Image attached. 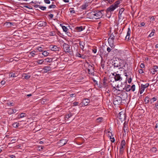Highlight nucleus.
<instances>
[{"label":"nucleus","mask_w":158,"mask_h":158,"mask_svg":"<svg viewBox=\"0 0 158 158\" xmlns=\"http://www.w3.org/2000/svg\"><path fill=\"white\" fill-rule=\"evenodd\" d=\"M104 48H103V47H100L99 48V55L100 56H101L102 54L104 53Z\"/></svg>","instance_id":"nucleus-17"},{"label":"nucleus","mask_w":158,"mask_h":158,"mask_svg":"<svg viewBox=\"0 0 158 158\" xmlns=\"http://www.w3.org/2000/svg\"><path fill=\"white\" fill-rule=\"evenodd\" d=\"M126 143L124 139L122 140L121 141V147H124V146L125 145Z\"/></svg>","instance_id":"nucleus-31"},{"label":"nucleus","mask_w":158,"mask_h":158,"mask_svg":"<svg viewBox=\"0 0 158 158\" xmlns=\"http://www.w3.org/2000/svg\"><path fill=\"white\" fill-rule=\"evenodd\" d=\"M44 62V60H38L37 62L39 64H41L43 63V62Z\"/></svg>","instance_id":"nucleus-43"},{"label":"nucleus","mask_w":158,"mask_h":158,"mask_svg":"<svg viewBox=\"0 0 158 158\" xmlns=\"http://www.w3.org/2000/svg\"><path fill=\"white\" fill-rule=\"evenodd\" d=\"M149 100L150 99L149 97L148 96L146 97L144 99V101L145 102V104H147L149 102Z\"/></svg>","instance_id":"nucleus-28"},{"label":"nucleus","mask_w":158,"mask_h":158,"mask_svg":"<svg viewBox=\"0 0 158 158\" xmlns=\"http://www.w3.org/2000/svg\"><path fill=\"white\" fill-rule=\"evenodd\" d=\"M92 51L94 53H96L97 52V49H96V47H95V48H94L92 49Z\"/></svg>","instance_id":"nucleus-59"},{"label":"nucleus","mask_w":158,"mask_h":158,"mask_svg":"<svg viewBox=\"0 0 158 158\" xmlns=\"http://www.w3.org/2000/svg\"><path fill=\"white\" fill-rule=\"evenodd\" d=\"M88 69H90L91 70H94V68L93 67V66L92 65L90 64H89L88 66Z\"/></svg>","instance_id":"nucleus-55"},{"label":"nucleus","mask_w":158,"mask_h":158,"mask_svg":"<svg viewBox=\"0 0 158 158\" xmlns=\"http://www.w3.org/2000/svg\"><path fill=\"white\" fill-rule=\"evenodd\" d=\"M108 135L109 137H110L111 136H113V135H112V132H110V131H108Z\"/></svg>","instance_id":"nucleus-61"},{"label":"nucleus","mask_w":158,"mask_h":158,"mask_svg":"<svg viewBox=\"0 0 158 158\" xmlns=\"http://www.w3.org/2000/svg\"><path fill=\"white\" fill-rule=\"evenodd\" d=\"M12 126L14 127H17L19 126V123H15L12 124Z\"/></svg>","instance_id":"nucleus-36"},{"label":"nucleus","mask_w":158,"mask_h":158,"mask_svg":"<svg viewBox=\"0 0 158 158\" xmlns=\"http://www.w3.org/2000/svg\"><path fill=\"white\" fill-rule=\"evenodd\" d=\"M13 24L11 22H6L5 23V25H6L7 27H10L13 25Z\"/></svg>","instance_id":"nucleus-27"},{"label":"nucleus","mask_w":158,"mask_h":158,"mask_svg":"<svg viewBox=\"0 0 158 158\" xmlns=\"http://www.w3.org/2000/svg\"><path fill=\"white\" fill-rule=\"evenodd\" d=\"M113 103L114 106L120 105L122 102V98L120 96L116 95L113 98Z\"/></svg>","instance_id":"nucleus-4"},{"label":"nucleus","mask_w":158,"mask_h":158,"mask_svg":"<svg viewBox=\"0 0 158 158\" xmlns=\"http://www.w3.org/2000/svg\"><path fill=\"white\" fill-rule=\"evenodd\" d=\"M131 32L130 29L129 28H128V31L127 32V36H130Z\"/></svg>","instance_id":"nucleus-46"},{"label":"nucleus","mask_w":158,"mask_h":158,"mask_svg":"<svg viewBox=\"0 0 158 158\" xmlns=\"http://www.w3.org/2000/svg\"><path fill=\"white\" fill-rule=\"evenodd\" d=\"M88 2H86L84 4L81 5L80 7L81 9L82 10L86 9L87 7L88 6Z\"/></svg>","instance_id":"nucleus-20"},{"label":"nucleus","mask_w":158,"mask_h":158,"mask_svg":"<svg viewBox=\"0 0 158 158\" xmlns=\"http://www.w3.org/2000/svg\"><path fill=\"white\" fill-rule=\"evenodd\" d=\"M103 120V118L102 117L101 118H97L96 119V120L98 122H102Z\"/></svg>","instance_id":"nucleus-41"},{"label":"nucleus","mask_w":158,"mask_h":158,"mask_svg":"<svg viewBox=\"0 0 158 158\" xmlns=\"http://www.w3.org/2000/svg\"><path fill=\"white\" fill-rule=\"evenodd\" d=\"M69 52V55L71 56H72L73 55V51L72 50L71 51V49L70 50L69 52Z\"/></svg>","instance_id":"nucleus-58"},{"label":"nucleus","mask_w":158,"mask_h":158,"mask_svg":"<svg viewBox=\"0 0 158 158\" xmlns=\"http://www.w3.org/2000/svg\"><path fill=\"white\" fill-rule=\"evenodd\" d=\"M120 60L121 62L116 60H114V62H112L113 63V65H114V67H120V68H119V69L120 68H123L124 67H125V65L128 66V64H127L126 62H124L123 61V60L121 59H120Z\"/></svg>","instance_id":"nucleus-2"},{"label":"nucleus","mask_w":158,"mask_h":158,"mask_svg":"<svg viewBox=\"0 0 158 158\" xmlns=\"http://www.w3.org/2000/svg\"><path fill=\"white\" fill-rule=\"evenodd\" d=\"M16 111V109H13L11 108H9L8 110V113L9 114H11L13 113H15Z\"/></svg>","instance_id":"nucleus-15"},{"label":"nucleus","mask_w":158,"mask_h":158,"mask_svg":"<svg viewBox=\"0 0 158 158\" xmlns=\"http://www.w3.org/2000/svg\"><path fill=\"white\" fill-rule=\"evenodd\" d=\"M86 26L85 25L81 26L79 27H76L75 28L76 31L77 32H81L85 29Z\"/></svg>","instance_id":"nucleus-10"},{"label":"nucleus","mask_w":158,"mask_h":158,"mask_svg":"<svg viewBox=\"0 0 158 158\" xmlns=\"http://www.w3.org/2000/svg\"><path fill=\"white\" fill-rule=\"evenodd\" d=\"M89 102V100L88 99H84L83 100L82 102L80 103L79 106H87Z\"/></svg>","instance_id":"nucleus-7"},{"label":"nucleus","mask_w":158,"mask_h":158,"mask_svg":"<svg viewBox=\"0 0 158 158\" xmlns=\"http://www.w3.org/2000/svg\"><path fill=\"white\" fill-rule=\"evenodd\" d=\"M49 54V53L47 51H44L42 53V54H43V55L45 56H48Z\"/></svg>","instance_id":"nucleus-35"},{"label":"nucleus","mask_w":158,"mask_h":158,"mask_svg":"<svg viewBox=\"0 0 158 158\" xmlns=\"http://www.w3.org/2000/svg\"><path fill=\"white\" fill-rule=\"evenodd\" d=\"M44 147L43 146H41L38 147V150L39 151H41L44 148Z\"/></svg>","instance_id":"nucleus-52"},{"label":"nucleus","mask_w":158,"mask_h":158,"mask_svg":"<svg viewBox=\"0 0 158 158\" xmlns=\"http://www.w3.org/2000/svg\"><path fill=\"white\" fill-rule=\"evenodd\" d=\"M56 7V6L55 5L52 4V5H50L48 6V8L50 9L51 8H54Z\"/></svg>","instance_id":"nucleus-48"},{"label":"nucleus","mask_w":158,"mask_h":158,"mask_svg":"<svg viewBox=\"0 0 158 158\" xmlns=\"http://www.w3.org/2000/svg\"><path fill=\"white\" fill-rule=\"evenodd\" d=\"M104 11L103 10H97L95 11H91L87 14L88 18L92 19H97L102 17L103 13L102 12Z\"/></svg>","instance_id":"nucleus-1"},{"label":"nucleus","mask_w":158,"mask_h":158,"mask_svg":"<svg viewBox=\"0 0 158 158\" xmlns=\"http://www.w3.org/2000/svg\"><path fill=\"white\" fill-rule=\"evenodd\" d=\"M126 114L123 112H119L118 115V117L120 119L121 121H123L125 119Z\"/></svg>","instance_id":"nucleus-5"},{"label":"nucleus","mask_w":158,"mask_h":158,"mask_svg":"<svg viewBox=\"0 0 158 158\" xmlns=\"http://www.w3.org/2000/svg\"><path fill=\"white\" fill-rule=\"evenodd\" d=\"M114 40H110V38H109L108 39V42L109 44V46H110L111 48L113 49L115 46L114 44Z\"/></svg>","instance_id":"nucleus-13"},{"label":"nucleus","mask_w":158,"mask_h":158,"mask_svg":"<svg viewBox=\"0 0 158 158\" xmlns=\"http://www.w3.org/2000/svg\"><path fill=\"white\" fill-rule=\"evenodd\" d=\"M23 77H24V78L26 79H28L30 77V76L29 75L26 73H24L23 74Z\"/></svg>","instance_id":"nucleus-26"},{"label":"nucleus","mask_w":158,"mask_h":158,"mask_svg":"<svg viewBox=\"0 0 158 158\" xmlns=\"http://www.w3.org/2000/svg\"><path fill=\"white\" fill-rule=\"evenodd\" d=\"M102 87L106 88L108 86V83L106 81H102Z\"/></svg>","instance_id":"nucleus-30"},{"label":"nucleus","mask_w":158,"mask_h":158,"mask_svg":"<svg viewBox=\"0 0 158 158\" xmlns=\"http://www.w3.org/2000/svg\"><path fill=\"white\" fill-rule=\"evenodd\" d=\"M35 51H31V52H30V54H31V56H34L35 55Z\"/></svg>","instance_id":"nucleus-56"},{"label":"nucleus","mask_w":158,"mask_h":158,"mask_svg":"<svg viewBox=\"0 0 158 158\" xmlns=\"http://www.w3.org/2000/svg\"><path fill=\"white\" fill-rule=\"evenodd\" d=\"M9 76L10 77H16L17 76L15 73H10Z\"/></svg>","instance_id":"nucleus-40"},{"label":"nucleus","mask_w":158,"mask_h":158,"mask_svg":"<svg viewBox=\"0 0 158 158\" xmlns=\"http://www.w3.org/2000/svg\"><path fill=\"white\" fill-rule=\"evenodd\" d=\"M123 130H124V131L125 133L127 132V128L125 126V123L124 124Z\"/></svg>","instance_id":"nucleus-57"},{"label":"nucleus","mask_w":158,"mask_h":158,"mask_svg":"<svg viewBox=\"0 0 158 158\" xmlns=\"http://www.w3.org/2000/svg\"><path fill=\"white\" fill-rule=\"evenodd\" d=\"M114 78L115 81L121 80L122 79V78L120 77V75L117 73H116Z\"/></svg>","instance_id":"nucleus-12"},{"label":"nucleus","mask_w":158,"mask_h":158,"mask_svg":"<svg viewBox=\"0 0 158 158\" xmlns=\"http://www.w3.org/2000/svg\"><path fill=\"white\" fill-rule=\"evenodd\" d=\"M22 32L19 30H17L15 31L13 34L14 35L17 36L18 37H20L21 36Z\"/></svg>","instance_id":"nucleus-14"},{"label":"nucleus","mask_w":158,"mask_h":158,"mask_svg":"<svg viewBox=\"0 0 158 158\" xmlns=\"http://www.w3.org/2000/svg\"><path fill=\"white\" fill-rule=\"evenodd\" d=\"M115 37V36L112 33L110 35V40H114V37Z\"/></svg>","instance_id":"nucleus-33"},{"label":"nucleus","mask_w":158,"mask_h":158,"mask_svg":"<svg viewBox=\"0 0 158 158\" xmlns=\"http://www.w3.org/2000/svg\"><path fill=\"white\" fill-rule=\"evenodd\" d=\"M88 71L89 74H93V73H94V70H91L90 69H88Z\"/></svg>","instance_id":"nucleus-45"},{"label":"nucleus","mask_w":158,"mask_h":158,"mask_svg":"<svg viewBox=\"0 0 158 158\" xmlns=\"http://www.w3.org/2000/svg\"><path fill=\"white\" fill-rule=\"evenodd\" d=\"M62 28L63 29V30L64 31L66 34H67V35L69 36V34L68 32H67V31L68 30V28H67L65 26H62Z\"/></svg>","instance_id":"nucleus-24"},{"label":"nucleus","mask_w":158,"mask_h":158,"mask_svg":"<svg viewBox=\"0 0 158 158\" xmlns=\"http://www.w3.org/2000/svg\"><path fill=\"white\" fill-rule=\"evenodd\" d=\"M37 6L40 9L43 10H45L46 9V7L44 6H41L37 5Z\"/></svg>","instance_id":"nucleus-32"},{"label":"nucleus","mask_w":158,"mask_h":158,"mask_svg":"<svg viewBox=\"0 0 158 158\" xmlns=\"http://www.w3.org/2000/svg\"><path fill=\"white\" fill-rule=\"evenodd\" d=\"M154 108L155 110H156V109L158 110V103H156Z\"/></svg>","instance_id":"nucleus-63"},{"label":"nucleus","mask_w":158,"mask_h":158,"mask_svg":"<svg viewBox=\"0 0 158 158\" xmlns=\"http://www.w3.org/2000/svg\"><path fill=\"white\" fill-rule=\"evenodd\" d=\"M78 57L82 59H85L86 57V56L83 55H81L79 53H78Z\"/></svg>","instance_id":"nucleus-39"},{"label":"nucleus","mask_w":158,"mask_h":158,"mask_svg":"<svg viewBox=\"0 0 158 158\" xmlns=\"http://www.w3.org/2000/svg\"><path fill=\"white\" fill-rule=\"evenodd\" d=\"M145 25V23L144 22H141L140 23V25H139V26L140 27H142V26H144Z\"/></svg>","instance_id":"nucleus-60"},{"label":"nucleus","mask_w":158,"mask_h":158,"mask_svg":"<svg viewBox=\"0 0 158 158\" xmlns=\"http://www.w3.org/2000/svg\"><path fill=\"white\" fill-rule=\"evenodd\" d=\"M124 10L125 9L123 8H122L120 9L118 14H122L123 11H124Z\"/></svg>","instance_id":"nucleus-44"},{"label":"nucleus","mask_w":158,"mask_h":158,"mask_svg":"<svg viewBox=\"0 0 158 158\" xmlns=\"http://www.w3.org/2000/svg\"><path fill=\"white\" fill-rule=\"evenodd\" d=\"M120 3L119 0L116 1L113 5H111L107 8V10L108 11H113L116 8L118 7Z\"/></svg>","instance_id":"nucleus-3"},{"label":"nucleus","mask_w":158,"mask_h":158,"mask_svg":"<svg viewBox=\"0 0 158 158\" xmlns=\"http://www.w3.org/2000/svg\"><path fill=\"white\" fill-rule=\"evenodd\" d=\"M151 150L152 151L155 152L157 150L156 148L155 147H152Z\"/></svg>","instance_id":"nucleus-53"},{"label":"nucleus","mask_w":158,"mask_h":158,"mask_svg":"<svg viewBox=\"0 0 158 158\" xmlns=\"http://www.w3.org/2000/svg\"><path fill=\"white\" fill-rule=\"evenodd\" d=\"M153 70H154V71H156V72L157 71H158V67L157 66H155L154 67Z\"/></svg>","instance_id":"nucleus-54"},{"label":"nucleus","mask_w":158,"mask_h":158,"mask_svg":"<svg viewBox=\"0 0 158 158\" xmlns=\"http://www.w3.org/2000/svg\"><path fill=\"white\" fill-rule=\"evenodd\" d=\"M60 143H62L63 145H64L66 144V141L64 139H61L60 140Z\"/></svg>","instance_id":"nucleus-38"},{"label":"nucleus","mask_w":158,"mask_h":158,"mask_svg":"<svg viewBox=\"0 0 158 158\" xmlns=\"http://www.w3.org/2000/svg\"><path fill=\"white\" fill-rule=\"evenodd\" d=\"M110 141L112 143H114L115 142V140L114 137H112V136L110 137Z\"/></svg>","instance_id":"nucleus-50"},{"label":"nucleus","mask_w":158,"mask_h":158,"mask_svg":"<svg viewBox=\"0 0 158 158\" xmlns=\"http://www.w3.org/2000/svg\"><path fill=\"white\" fill-rule=\"evenodd\" d=\"M157 100V98L154 97L151 98L150 100V103L152 104L154 101H156Z\"/></svg>","instance_id":"nucleus-37"},{"label":"nucleus","mask_w":158,"mask_h":158,"mask_svg":"<svg viewBox=\"0 0 158 158\" xmlns=\"http://www.w3.org/2000/svg\"><path fill=\"white\" fill-rule=\"evenodd\" d=\"M106 50L108 52V53H106V54L105 53L104 54H105V55H107L110 52H112V48H110V47H108L107 48Z\"/></svg>","instance_id":"nucleus-29"},{"label":"nucleus","mask_w":158,"mask_h":158,"mask_svg":"<svg viewBox=\"0 0 158 158\" xmlns=\"http://www.w3.org/2000/svg\"><path fill=\"white\" fill-rule=\"evenodd\" d=\"M54 58H50V59L49 58H47L46 59H45V60H46V61L48 62H49L50 63L51 62H52V63L53 61V62H54L55 60H54Z\"/></svg>","instance_id":"nucleus-25"},{"label":"nucleus","mask_w":158,"mask_h":158,"mask_svg":"<svg viewBox=\"0 0 158 158\" xmlns=\"http://www.w3.org/2000/svg\"><path fill=\"white\" fill-rule=\"evenodd\" d=\"M45 73H47L51 70V68L50 66H46L43 68Z\"/></svg>","instance_id":"nucleus-19"},{"label":"nucleus","mask_w":158,"mask_h":158,"mask_svg":"<svg viewBox=\"0 0 158 158\" xmlns=\"http://www.w3.org/2000/svg\"><path fill=\"white\" fill-rule=\"evenodd\" d=\"M5 83H6V81L4 80L0 82L1 85H4L5 84Z\"/></svg>","instance_id":"nucleus-64"},{"label":"nucleus","mask_w":158,"mask_h":158,"mask_svg":"<svg viewBox=\"0 0 158 158\" xmlns=\"http://www.w3.org/2000/svg\"><path fill=\"white\" fill-rule=\"evenodd\" d=\"M120 94V97L122 98V100H125L127 97V94L125 91H122Z\"/></svg>","instance_id":"nucleus-8"},{"label":"nucleus","mask_w":158,"mask_h":158,"mask_svg":"<svg viewBox=\"0 0 158 158\" xmlns=\"http://www.w3.org/2000/svg\"><path fill=\"white\" fill-rule=\"evenodd\" d=\"M149 85V83H146L145 85H143V84H141V89H144L148 87Z\"/></svg>","instance_id":"nucleus-22"},{"label":"nucleus","mask_w":158,"mask_h":158,"mask_svg":"<svg viewBox=\"0 0 158 158\" xmlns=\"http://www.w3.org/2000/svg\"><path fill=\"white\" fill-rule=\"evenodd\" d=\"M44 2L46 4H48L50 3V2L49 0H44Z\"/></svg>","instance_id":"nucleus-62"},{"label":"nucleus","mask_w":158,"mask_h":158,"mask_svg":"<svg viewBox=\"0 0 158 158\" xmlns=\"http://www.w3.org/2000/svg\"><path fill=\"white\" fill-rule=\"evenodd\" d=\"M50 47L51 48V50L55 51L56 52L59 51L61 49L60 48L58 47L56 45H51L50 46Z\"/></svg>","instance_id":"nucleus-9"},{"label":"nucleus","mask_w":158,"mask_h":158,"mask_svg":"<svg viewBox=\"0 0 158 158\" xmlns=\"http://www.w3.org/2000/svg\"><path fill=\"white\" fill-rule=\"evenodd\" d=\"M112 11H108L107 10V9L106 10V17H107L109 19L111 17V12Z\"/></svg>","instance_id":"nucleus-18"},{"label":"nucleus","mask_w":158,"mask_h":158,"mask_svg":"<svg viewBox=\"0 0 158 158\" xmlns=\"http://www.w3.org/2000/svg\"><path fill=\"white\" fill-rule=\"evenodd\" d=\"M79 44L82 50H83V49L84 48V46L85 45L84 42L82 41H80Z\"/></svg>","instance_id":"nucleus-21"},{"label":"nucleus","mask_w":158,"mask_h":158,"mask_svg":"<svg viewBox=\"0 0 158 158\" xmlns=\"http://www.w3.org/2000/svg\"><path fill=\"white\" fill-rule=\"evenodd\" d=\"M124 148H125L124 147H123L120 146V149H119L120 152H123L124 150Z\"/></svg>","instance_id":"nucleus-49"},{"label":"nucleus","mask_w":158,"mask_h":158,"mask_svg":"<svg viewBox=\"0 0 158 158\" xmlns=\"http://www.w3.org/2000/svg\"><path fill=\"white\" fill-rule=\"evenodd\" d=\"M131 90H132V91H134L135 89V85H133L131 86Z\"/></svg>","instance_id":"nucleus-47"},{"label":"nucleus","mask_w":158,"mask_h":158,"mask_svg":"<svg viewBox=\"0 0 158 158\" xmlns=\"http://www.w3.org/2000/svg\"><path fill=\"white\" fill-rule=\"evenodd\" d=\"M27 114L25 113H22L20 114L18 116V118H23L26 117Z\"/></svg>","instance_id":"nucleus-23"},{"label":"nucleus","mask_w":158,"mask_h":158,"mask_svg":"<svg viewBox=\"0 0 158 158\" xmlns=\"http://www.w3.org/2000/svg\"><path fill=\"white\" fill-rule=\"evenodd\" d=\"M63 49L65 52H69L70 49L69 45L65 43H64L63 45Z\"/></svg>","instance_id":"nucleus-6"},{"label":"nucleus","mask_w":158,"mask_h":158,"mask_svg":"<svg viewBox=\"0 0 158 158\" xmlns=\"http://www.w3.org/2000/svg\"><path fill=\"white\" fill-rule=\"evenodd\" d=\"M7 104L9 106H14L15 105L14 103L13 102L11 103L10 102H9L7 103Z\"/></svg>","instance_id":"nucleus-51"},{"label":"nucleus","mask_w":158,"mask_h":158,"mask_svg":"<svg viewBox=\"0 0 158 158\" xmlns=\"http://www.w3.org/2000/svg\"><path fill=\"white\" fill-rule=\"evenodd\" d=\"M40 27H45L47 25V23L44 21H39L36 24Z\"/></svg>","instance_id":"nucleus-11"},{"label":"nucleus","mask_w":158,"mask_h":158,"mask_svg":"<svg viewBox=\"0 0 158 158\" xmlns=\"http://www.w3.org/2000/svg\"><path fill=\"white\" fill-rule=\"evenodd\" d=\"M155 29H152V31L151 33L148 35V37H151L154 35V33H155Z\"/></svg>","instance_id":"nucleus-34"},{"label":"nucleus","mask_w":158,"mask_h":158,"mask_svg":"<svg viewBox=\"0 0 158 158\" xmlns=\"http://www.w3.org/2000/svg\"><path fill=\"white\" fill-rule=\"evenodd\" d=\"M131 86L130 85H126L125 87L123 88V90H125L126 91L128 92L131 90Z\"/></svg>","instance_id":"nucleus-16"},{"label":"nucleus","mask_w":158,"mask_h":158,"mask_svg":"<svg viewBox=\"0 0 158 158\" xmlns=\"http://www.w3.org/2000/svg\"><path fill=\"white\" fill-rule=\"evenodd\" d=\"M118 51L116 49L114 48H112V52H113L114 53H117L118 52Z\"/></svg>","instance_id":"nucleus-42"}]
</instances>
